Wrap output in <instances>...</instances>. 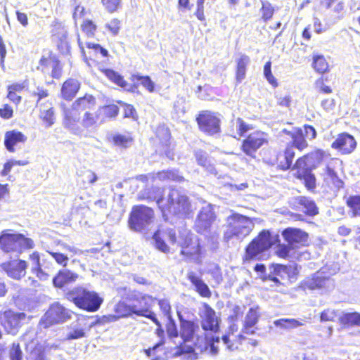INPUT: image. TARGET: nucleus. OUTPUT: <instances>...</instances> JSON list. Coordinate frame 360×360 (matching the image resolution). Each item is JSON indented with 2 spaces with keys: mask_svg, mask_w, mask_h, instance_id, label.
<instances>
[{
  "mask_svg": "<svg viewBox=\"0 0 360 360\" xmlns=\"http://www.w3.org/2000/svg\"><path fill=\"white\" fill-rule=\"evenodd\" d=\"M25 316L24 313H15L11 310L0 312L1 324L8 333L15 335L20 322L25 319Z\"/></svg>",
  "mask_w": 360,
  "mask_h": 360,
  "instance_id": "8",
  "label": "nucleus"
},
{
  "mask_svg": "<svg viewBox=\"0 0 360 360\" xmlns=\"http://www.w3.org/2000/svg\"><path fill=\"white\" fill-rule=\"evenodd\" d=\"M174 354L182 356L183 359L195 360L198 359V354L194 352L193 348L190 346L176 348Z\"/></svg>",
  "mask_w": 360,
  "mask_h": 360,
  "instance_id": "38",
  "label": "nucleus"
},
{
  "mask_svg": "<svg viewBox=\"0 0 360 360\" xmlns=\"http://www.w3.org/2000/svg\"><path fill=\"white\" fill-rule=\"evenodd\" d=\"M29 360H47L44 353L40 349H34L29 356Z\"/></svg>",
  "mask_w": 360,
  "mask_h": 360,
  "instance_id": "64",
  "label": "nucleus"
},
{
  "mask_svg": "<svg viewBox=\"0 0 360 360\" xmlns=\"http://www.w3.org/2000/svg\"><path fill=\"white\" fill-rule=\"evenodd\" d=\"M156 178L160 180L171 179L173 181H181L183 179L179 174L174 170L162 171L157 174Z\"/></svg>",
  "mask_w": 360,
  "mask_h": 360,
  "instance_id": "47",
  "label": "nucleus"
},
{
  "mask_svg": "<svg viewBox=\"0 0 360 360\" xmlns=\"http://www.w3.org/2000/svg\"><path fill=\"white\" fill-rule=\"evenodd\" d=\"M197 122L200 129L210 135L219 132V119L211 112L205 111L200 113Z\"/></svg>",
  "mask_w": 360,
  "mask_h": 360,
  "instance_id": "11",
  "label": "nucleus"
},
{
  "mask_svg": "<svg viewBox=\"0 0 360 360\" xmlns=\"http://www.w3.org/2000/svg\"><path fill=\"white\" fill-rule=\"evenodd\" d=\"M105 27L110 32L113 36L118 34L120 30V21L116 18L111 20L106 23Z\"/></svg>",
  "mask_w": 360,
  "mask_h": 360,
  "instance_id": "54",
  "label": "nucleus"
},
{
  "mask_svg": "<svg viewBox=\"0 0 360 360\" xmlns=\"http://www.w3.org/2000/svg\"><path fill=\"white\" fill-rule=\"evenodd\" d=\"M98 110L101 117H103V121L105 118L116 117L119 112L118 107L114 104L102 106Z\"/></svg>",
  "mask_w": 360,
  "mask_h": 360,
  "instance_id": "39",
  "label": "nucleus"
},
{
  "mask_svg": "<svg viewBox=\"0 0 360 360\" xmlns=\"http://www.w3.org/2000/svg\"><path fill=\"white\" fill-rule=\"evenodd\" d=\"M73 103L82 112L94 108L96 105V99L90 94H86L83 97H80L75 100Z\"/></svg>",
  "mask_w": 360,
  "mask_h": 360,
  "instance_id": "36",
  "label": "nucleus"
},
{
  "mask_svg": "<svg viewBox=\"0 0 360 360\" xmlns=\"http://www.w3.org/2000/svg\"><path fill=\"white\" fill-rule=\"evenodd\" d=\"M39 117L46 127H50L53 124L55 116L51 103L47 102L41 105Z\"/></svg>",
  "mask_w": 360,
  "mask_h": 360,
  "instance_id": "25",
  "label": "nucleus"
},
{
  "mask_svg": "<svg viewBox=\"0 0 360 360\" xmlns=\"http://www.w3.org/2000/svg\"><path fill=\"white\" fill-rule=\"evenodd\" d=\"M82 29L88 37H93L96 30V25L91 20H85L82 25Z\"/></svg>",
  "mask_w": 360,
  "mask_h": 360,
  "instance_id": "52",
  "label": "nucleus"
},
{
  "mask_svg": "<svg viewBox=\"0 0 360 360\" xmlns=\"http://www.w3.org/2000/svg\"><path fill=\"white\" fill-rule=\"evenodd\" d=\"M2 269L7 275L13 279H20L25 275L27 262L21 259H14L3 263Z\"/></svg>",
  "mask_w": 360,
  "mask_h": 360,
  "instance_id": "15",
  "label": "nucleus"
},
{
  "mask_svg": "<svg viewBox=\"0 0 360 360\" xmlns=\"http://www.w3.org/2000/svg\"><path fill=\"white\" fill-rule=\"evenodd\" d=\"M236 128L240 136H243L244 133L251 129V127L240 118L236 120Z\"/></svg>",
  "mask_w": 360,
  "mask_h": 360,
  "instance_id": "62",
  "label": "nucleus"
},
{
  "mask_svg": "<svg viewBox=\"0 0 360 360\" xmlns=\"http://www.w3.org/2000/svg\"><path fill=\"white\" fill-rule=\"evenodd\" d=\"M27 140V137L22 132L13 129L8 131L4 135V146L8 151L14 153L15 146L18 144H24Z\"/></svg>",
  "mask_w": 360,
  "mask_h": 360,
  "instance_id": "19",
  "label": "nucleus"
},
{
  "mask_svg": "<svg viewBox=\"0 0 360 360\" xmlns=\"http://www.w3.org/2000/svg\"><path fill=\"white\" fill-rule=\"evenodd\" d=\"M120 2L121 0H102L103 5L110 13L116 11Z\"/></svg>",
  "mask_w": 360,
  "mask_h": 360,
  "instance_id": "56",
  "label": "nucleus"
},
{
  "mask_svg": "<svg viewBox=\"0 0 360 360\" xmlns=\"http://www.w3.org/2000/svg\"><path fill=\"white\" fill-rule=\"evenodd\" d=\"M296 203L300 206V209L308 215L314 216L318 214V208L315 202L307 197L297 198Z\"/></svg>",
  "mask_w": 360,
  "mask_h": 360,
  "instance_id": "26",
  "label": "nucleus"
},
{
  "mask_svg": "<svg viewBox=\"0 0 360 360\" xmlns=\"http://www.w3.org/2000/svg\"><path fill=\"white\" fill-rule=\"evenodd\" d=\"M85 319H78L76 325H72V330L68 334V340L79 339L85 337Z\"/></svg>",
  "mask_w": 360,
  "mask_h": 360,
  "instance_id": "37",
  "label": "nucleus"
},
{
  "mask_svg": "<svg viewBox=\"0 0 360 360\" xmlns=\"http://www.w3.org/2000/svg\"><path fill=\"white\" fill-rule=\"evenodd\" d=\"M98 122H103V117H101L98 110L92 113L86 112L82 120V125L85 128L94 127Z\"/></svg>",
  "mask_w": 360,
  "mask_h": 360,
  "instance_id": "34",
  "label": "nucleus"
},
{
  "mask_svg": "<svg viewBox=\"0 0 360 360\" xmlns=\"http://www.w3.org/2000/svg\"><path fill=\"white\" fill-rule=\"evenodd\" d=\"M68 299L79 309L91 312L96 311L103 302L97 292L82 287L75 288L69 292Z\"/></svg>",
  "mask_w": 360,
  "mask_h": 360,
  "instance_id": "3",
  "label": "nucleus"
},
{
  "mask_svg": "<svg viewBox=\"0 0 360 360\" xmlns=\"http://www.w3.org/2000/svg\"><path fill=\"white\" fill-rule=\"evenodd\" d=\"M282 132L291 136L293 145L297 149L302 150L307 146L302 129H295L294 131H288L286 129H283Z\"/></svg>",
  "mask_w": 360,
  "mask_h": 360,
  "instance_id": "32",
  "label": "nucleus"
},
{
  "mask_svg": "<svg viewBox=\"0 0 360 360\" xmlns=\"http://www.w3.org/2000/svg\"><path fill=\"white\" fill-rule=\"evenodd\" d=\"M264 75L269 84H271L274 87L277 86L278 82L271 72V61H268L265 63L264 67Z\"/></svg>",
  "mask_w": 360,
  "mask_h": 360,
  "instance_id": "50",
  "label": "nucleus"
},
{
  "mask_svg": "<svg viewBox=\"0 0 360 360\" xmlns=\"http://www.w3.org/2000/svg\"><path fill=\"white\" fill-rule=\"evenodd\" d=\"M105 75L112 82L115 83L116 84L125 88L127 85V83L123 79V78L118 75L116 72L106 69L103 71Z\"/></svg>",
  "mask_w": 360,
  "mask_h": 360,
  "instance_id": "45",
  "label": "nucleus"
},
{
  "mask_svg": "<svg viewBox=\"0 0 360 360\" xmlns=\"http://www.w3.org/2000/svg\"><path fill=\"white\" fill-rule=\"evenodd\" d=\"M154 218L153 210L146 206L133 207L129 219L130 229L136 232H145L150 229Z\"/></svg>",
  "mask_w": 360,
  "mask_h": 360,
  "instance_id": "5",
  "label": "nucleus"
},
{
  "mask_svg": "<svg viewBox=\"0 0 360 360\" xmlns=\"http://www.w3.org/2000/svg\"><path fill=\"white\" fill-rule=\"evenodd\" d=\"M276 102L278 105L282 107L289 108L291 105L292 98L288 93H276Z\"/></svg>",
  "mask_w": 360,
  "mask_h": 360,
  "instance_id": "49",
  "label": "nucleus"
},
{
  "mask_svg": "<svg viewBox=\"0 0 360 360\" xmlns=\"http://www.w3.org/2000/svg\"><path fill=\"white\" fill-rule=\"evenodd\" d=\"M250 62V58L245 54H241L240 57L236 60V81L238 83H240L245 79L246 68L249 65Z\"/></svg>",
  "mask_w": 360,
  "mask_h": 360,
  "instance_id": "31",
  "label": "nucleus"
},
{
  "mask_svg": "<svg viewBox=\"0 0 360 360\" xmlns=\"http://www.w3.org/2000/svg\"><path fill=\"white\" fill-rule=\"evenodd\" d=\"M80 88V83L75 79L66 80L61 88L62 96L66 100H71L75 97Z\"/></svg>",
  "mask_w": 360,
  "mask_h": 360,
  "instance_id": "23",
  "label": "nucleus"
},
{
  "mask_svg": "<svg viewBox=\"0 0 360 360\" xmlns=\"http://www.w3.org/2000/svg\"><path fill=\"white\" fill-rule=\"evenodd\" d=\"M219 337H216L213 338L212 342L207 344L206 349L208 350L212 355H216L219 351V347L216 344H219Z\"/></svg>",
  "mask_w": 360,
  "mask_h": 360,
  "instance_id": "61",
  "label": "nucleus"
},
{
  "mask_svg": "<svg viewBox=\"0 0 360 360\" xmlns=\"http://www.w3.org/2000/svg\"><path fill=\"white\" fill-rule=\"evenodd\" d=\"M356 146V142L354 137L346 133L339 134L332 143L333 148L345 155L350 154L355 149Z\"/></svg>",
  "mask_w": 360,
  "mask_h": 360,
  "instance_id": "17",
  "label": "nucleus"
},
{
  "mask_svg": "<svg viewBox=\"0 0 360 360\" xmlns=\"http://www.w3.org/2000/svg\"><path fill=\"white\" fill-rule=\"evenodd\" d=\"M321 175L323 181V185L330 190L337 191L343 186V181L338 177L331 162L323 168Z\"/></svg>",
  "mask_w": 360,
  "mask_h": 360,
  "instance_id": "14",
  "label": "nucleus"
},
{
  "mask_svg": "<svg viewBox=\"0 0 360 360\" xmlns=\"http://www.w3.org/2000/svg\"><path fill=\"white\" fill-rule=\"evenodd\" d=\"M47 252L55 259L57 264L66 266L69 260L68 255L60 252L54 251H47Z\"/></svg>",
  "mask_w": 360,
  "mask_h": 360,
  "instance_id": "51",
  "label": "nucleus"
},
{
  "mask_svg": "<svg viewBox=\"0 0 360 360\" xmlns=\"http://www.w3.org/2000/svg\"><path fill=\"white\" fill-rule=\"evenodd\" d=\"M81 110L74 103L70 108H63L64 124L70 130L75 129V125L81 119Z\"/></svg>",
  "mask_w": 360,
  "mask_h": 360,
  "instance_id": "21",
  "label": "nucleus"
},
{
  "mask_svg": "<svg viewBox=\"0 0 360 360\" xmlns=\"http://www.w3.org/2000/svg\"><path fill=\"white\" fill-rule=\"evenodd\" d=\"M276 275L283 276V274H286L289 277H292L297 274V268L295 265H281L276 264L274 269Z\"/></svg>",
  "mask_w": 360,
  "mask_h": 360,
  "instance_id": "40",
  "label": "nucleus"
},
{
  "mask_svg": "<svg viewBox=\"0 0 360 360\" xmlns=\"http://www.w3.org/2000/svg\"><path fill=\"white\" fill-rule=\"evenodd\" d=\"M188 278L191 283L195 286L196 291L205 297H209L211 295V292L202 280L197 276L194 273H189Z\"/></svg>",
  "mask_w": 360,
  "mask_h": 360,
  "instance_id": "27",
  "label": "nucleus"
},
{
  "mask_svg": "<svg viewBox=\"0 0 360 360\" xmlns=\"http://www.w3.org/2000/svg\"><path fill=\"white\" fill-rule=\"evenodd\" d=\"M18 233H11L6 230L0 235V245L2 250L6 252H18Z\"/></svg>",
  "mask_w": 360,
  "mask_h": 360,
  "instance_id": "20",
  "label": "nucleus"
},
{
  "mask_svg": "<svg viewBox=\"0 0 360 360\" xmlns=\"http://www.w3.org/2000/svg\"><path fill=\"white\" fill-rule=\"evenodd\" d=\"M155 200L163 217H166L167 212L179 216H186L191 212L188 197L177 189L157 188Z\"/></svg>",
  "mask_w": 360,
  "mask_h": 360,
  "instance_id": "2",
  "label": "nucleus"
},
{
  "mask_svg": "<svg viewBox=\"0 0 360 360\" xmlns=\"http://www.w3.org/2000/svg\"><path fill=\"white\" fill-rule=\"evenodd\" d=\"M18 252L20 253L24 250L32 249L34 246V241L22 234L18 233Z\"/></svg>",
  "mask_w": 360,
  "mask_h": 360,
  "instance_id": "42",
  "label": "nucleus"
},
{
  "mask_svg": "<svg viewBox=\"0 0 360 360\" xmlns=\"http://www.w3.org/2000/svg\"><path fill=\"white\" fill-rule=\"evenodd\" d=\"M274 324L284 330H292L302 326L304 323L295 319H281L274 321Z\"/></svg>",
  "mask_w": 360,
  "mask_h": 360,
  "instance_id": "35",
  "label": "nucleus"
},
{
  "mask_svg": "<svg viewBox=\"0 0 360 360\" xmlns=\"http://www.w3.org/2000/svg\"><path fill=\"white\" fill-rule=\"evenodd\" d=\"M22 353L19 345L13 344L10 350L11 360H22Z\"/></svg>",
  "mask_w": 360,
  "mask_h": 360,
  "instance_id": "60",
  "label": "nucleus"
},
{
  "mask_svg": "<svg viewBox=\"0 0 360 360\" xmlns=\"http://www.w3.org/2000/svg\"><path fill=\"white\" fill-rule=\"evenodd\" d=\"M49 94L47 90L44 89L43 87L37 86L35 90L32 92V96H37V103H39L40 101L44 98L48 96Z\"/></svg>",
  "mask_w": 360,
  "mask_h": 360,
  "instance_id": "63",
  "label": "nucleus"
},
{
  "mask_svg": "<svg viewBox=\"0 0 360 360\" xmlns=\"http://www.w3.org/2000/svg\"><path fill=\"white\" fill-rule=\"evenodd\" d=\"M78 276L77 273L67 269H63L60 270L57 275L53 278V283L57 288H63L65 285L76 281Z\"/></svg>",
  "mask_w": 360,
  "mask_h": 360,
  "instance_id": "22",
  "label": "nucleus"
},
{
  "mask_svg": "<svg viewBox=\"0 0 360 360\" xmlns=\"http://www.w3.org/2000/svg\"><path fill=\"white\" fill-rule=\"evenodd\" d=\"M303 285L310 290L319 289L324 292L333 290L335 287L333 279L322 275L321 272H316L311 277L307 278Z\"/></svg>",
  "mask_w": 360,
  "mask_h": 360,
  "instance_id": "10",
  "label": "nucleus"
},
{
  "mask_svg": "<svg viewBox=\"0 0 360 360\" xmlns=\"http://www.w3.org/2000/svg\"><path fill=\"white\" fill-rule=\"evenodd\" d=\"M155 303V299L149 295H143L139 300V304L137 305L138 309L148 308L150 315L143 316L151 319L158 326H160V323L155 317V314L151 311V307Z\"/></svg>",
  "mask_w": 360,
  "mask_h": 360,
  "instance_id": "28",
  "label": "nucleus"
},
{
  "mask_svg": "<svg viewBox=\"0 0 360 360\" xmlns=\"http://www.w3.org/2000/svg\"><path fill=\"white\" fill-rule=\"evenodd\" d=\"M313 66L316 71L320 73L325 72L328 68V63L323 56H314L313 58Z\"/></svg>",
  "mask_w": 360,
  "mask_h": 360,
  "instance_id": "44",
  "label": "nucleus"
},
{
  "mask_svg": "<svg viewBox=\"0 0 360 360\" xmlns=\"http://www.w3.org/2000/svg\"><path fill=\"white\" fill-rule=\"evenodd\" d=\"M282 235L292 248L304 245L308 240L307 233L297 229H286Z\"/></svg>",
  "mask_w": 360,
  "mask_h": 360,
  "instance_id": "16",
  "label": "nucleus"
},
{
  "mask_svg": "<svg viewBox=\"0 0 360 360\" xmlns=\"http://www.w3.org/2000/svg\"><path fill=\"white\" fill-rule=\"evenodd\" d=\"M198 328V326L193 321H181V336L184 342L190 341L193 339L195 331Z\"/></svg>",
  "mask_w": 360,
  "mask_h": 360,
  "instance_id": "29",
  "label": "nucleus"
},
{
  "mask_svg": "<svg viewBox=\"0 0 360 360\" xmlns=\"http://www.w3.org/2000/svg\"><path fill=\"white\" fill-rule=\"evenodd\" d=\"M32 272L35 274L36 276L41 281H46L49 278V274L41 269L40 264L38 266H32Z\"/></svg>",
  "mask_w": 360,
  "mask_h": 360,
  "instance_id": "59",
  "label": "nucleus"
},
{
  "mask_svg": "<svg viewBox=\"0 0 360 360\" xmlns=\"http://www.w3.org/2000/svg\"><path fill=\"white\" fill-rule=\"evenodd\" d=\"M153 239L156 248L165 253L169 251V248L165 242V239H167L172 245H177L181 247V254L183 255L193 256L198 255L200 252L198 239L186 229L179 231L178 236H176V232L172 229H159L155 232Z\"/></svg>",
  "mask_w": 360,
  "mask_h": 360,
  "instance_id": "1",
  "label": "nucleus"
},
{
  "mask_svg": "<svg viewBox=\"0 0 360 360\" xmlns=\"http://www.w3.org/2000/svg\"><path fill=\"white\" fill-rule=\"evenodd\" d=\"M72 311L65 308L59 303L53 304L44 315L49 324L64 322L71 318Z\"/></svg>",
  "mask_w": 360,
  "mask_h": 360,
  "instance_id": "12",
  "label": "nucleus"
},
{
  "mask_svg": "<svg viewBox=\"0 0 360 360\" xmlns=\"http://www.w3.org/2000/svg\"><path fill=\"white\" fill-rule=\"evenodd\" d=\"M195 159L199 165L202 167L207 172L216 174L217 172L214 164L204 151L199 150L195 153Z\"/></svg>",
  "mask_w": 360,
  "mask_h": 360,
  "instance_id": "30",
  "label": "nucleus"
},
{
  "mask_svg": "<svg viewBox=\"0 0 360 360\" xmlns=\"http://www.w3.org/2000/svg\"><path fill=\"white\" fill-rule=\"evenodd\" d=\"M201 326L204 330L216 333L219 330V319L215 311L207 304L204 303L199 309Z\"/></svg>",
  "mask_w": 360,
  "mask_h": 360,
  "instance_id": "9",
  "label": "nucleus"
},
{
  "mask_svg": "<svg viewBox=\"0 0 360 360\" xmlns=\"http://www.w3.org/2000/svg\"><path fill=\"white\" fill-rule=\"evenodd\" d=\"M132 138L129 135L115 134L112 136L113 143L121 148H127L132 143Z\"/></svg>",
  "mask_w": 360,
  "mask_h": 360,
  "instance_id": "41",
  "label": "nucleus"
},
{
  "mask_svg": "<svg viewBox=\"0 0 360 360\" xmlns=\"http://www.w3.org/2000/svg\"><path fill=\"white\" fill-rule=\"evenodd\" d=\"M260 13L262 14V18L264 21H266L271 19V17L273 16V14L274 13V8L269 1H262Z\"/></svg>",
  "mask_w": 360,
  "mask_h": 360,
  "instance_id": "46",
  "label": "nucleus"
},
{
  "mask_svg": "<svg viewBox=\"0 0 360 360\" xmlns=\"http://www.w3.org/2000/svg\"><path fill=\"white\" fill-rule=\"evenodd\" d=\"M259 319V314L256 309L250 308L247 313L243 328V332L246 334L253 335L255 333L254 326Z\"/></svg>",
  "mask_w": 360,
  "mask_h": 360,
  "instance_id": "24",
  "label": "nucleus"
},
{
  "mask_svg": "<svg viewBox=\"0 0 360 360\" xmlns=\"http://www.w3.org/2000/svg\"><path fill=\"white\" fill-rule=\"evenodd\" d=\"M13 116V108L8 104L3 105L0 108V117L4 120H9Z\"/></svg>",
  "mask_w": 360,
  "mask_h": 360,
  "instance_id": "57",
  "label": "nucleus"
},
{
  "mask_svg": "<svg viewBox=\"0 0 360 360\" xmlns=\"http://www.w3.org/2000/svg\"><path fill=\"white\" fill-rule=\"evenodd\" d=\"M267 143V134L261 131H256L249 134L243 141L241 148L244 153L254 158H255L256 151Z\"/></svg>",
  "mask_w": 360,
  "mask_h": 360,
  "instance_id": "7",
  "label": "nucleus"
},
{
  "mask_svg": "<svg viewBox=\"0 0 360 360\" xmlns=\"http://www.w3.org/2000/svg\"><path fill=\"white\" fill-rule=\"evenodd\" d=\"M115 311L119 318L130 316L132 314L137 316H148L150 312L148 308L138 309L137 304H127L124 302H118L115 307Z\"/></svg>",
  "mask_w": 360,
  "mask_h": 360,
  "instance_id": "18",
  "label": "nucleus"
},
{
  "mask_svg": "<svg viewBox=\"0 0 360 360\" xmlns=\"http://www.w3.org/2000/svg\"><path fill=\"white\" fill-rule=\"evenodd\" d=\"M337 316L338 314L335 309H328L321 314L320 319L322 322L334 321Z\"/></svg>",
  "mask_w": 360,
  "mask_h": 360,
  "instance_id": "53",
  "label": "nucleus"
},
{
  "mask_svg": "<svg viewBox=\"0 0 360 360\" xmlns=\"http://www.w3.org/2000/svg\"><path fill=\"white\" fill-rule=\"evenodd\" d=\"M339 321L347 327L360 326V313H345L339 317Z\"/></svg>",
  "mask_w": 360,
  "mask_h": 360,
  "instance_id": "33",
  "label": "nucleus"
},
{
  "mask_svg": "<svg viewBox=\"0 0 360 360\" xmlns=\"http://www.w3.org/2000/svg\"><path fill=\"white\" fill-rule=\"evenodd\" d=\"M310 158H311V156L310 155H305L302 158H300L294 165L293 169H297L299 171L307 169L309 167L307 162Z\"/></svg>",
  "mask_w": 360,
  "mask_h": 360,
  "instance_id": "55",
  "label": "nucleus"
},
{
  "mask_svg": "<svg viewBox=\"0 0 360 360\" xmlns=\"http://www.w3.org/2000/svg\"><path fill=\"white\" fill-rule=\"evenodd\" d=\"M227 229L224 232V238L230 240L236 238L243 240L248 236L254 227L252 220L239 214H233L227 218Z\"/></svg>",
  "mask_w": 360,
  "mask_h": 360,
  "instance_id": "4",
  "label": "nucleus"
},
{
  "mask_svg": "<svg viewBox=\"0 0 360 360\" xmlns=\"http://www.w3.org/2000/svg\"><path fill=\"white\" fill-rule=\"evenodd\" d=\"M292 248L289 245H278L276 250V255L281 258H287L290 255V251Z\"/></svg>",
  "mask_w": 360,
  "mask_h": 360,
  "instance_id": "58",
  "label": "nucleus"
},
{
  "mask_svg": "<svg viewBox=\"0 0 360 360\" xmlns=\"http://www.w3.org/2000/svg\"><path fill=\"white\" fill-rule=\"evenodd\" d=\"M295 157V151L293 146H288L286 148L284 153L285 162H280L279 166L283 170H286L290 167L292 163V160Z\"/></svg>",
  "mask_w": 360,
  "mask_h": 360,
  "instance_id": "43",
  "label": "nucleus"
},
{
  "mask_svg": "<svg viewBox=\"0 0 360 360\" xmlns=\"http://www.w3.org/2000/svg\"><path fill=\"white\" fill-rule=\"evenodd\" d=\"M134 79L139 81L141 85L147 89L149 92L155 91V83L151 80L148 76L134 75Z\"/></svg>",
  "mask_w": 360,
  "mask_h": 360,
  "instance_id": "48",
  "label": "nucleus"
},
{
  "mask_svg": "<svg viewBox=\"0 0 360 360\" xmlns=\"http://www.w3.org/2000/svg\"><path fill=\"white\" fill-rule=\"evenodd\" d=\"M215 219L212 205L207 204L203 206L195 221V229L198 233L206 231Z\"/></svg>",
  "mask_w": 360,
  "mask_h": 360,
  "instance_id": "13",
  "label": "nucleus"
},
{
  "mask_svg": "<svg viewBox=\"0 0 360 360\" xmlns=\"http://www.w3.org/2000/svg\"><path fill=\"white\" fill-rule=\"evenodd\" d=\"M273 238L268 231H262L246 248L244 259H259V255L273 245Z\"/></svg>",
  "mask_w": 360,
  "mask_h": 360,
  "instance_id": "6",
  "label": "nucleus"
}]
</instances>
